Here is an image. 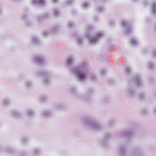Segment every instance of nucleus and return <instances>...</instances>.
Returning a JSON list of instances; mask_svg holds the SVG:
<instances>
[{
    "label": "nucleus",
    "instance_id": "f03ea898",
    "mask_svg": "<svg viewBox=\"0 0 156 156\" xmlns=\"http://www.w3.org/2000/svg\"><path fill=\"white\" fill-rule=\"evenodd\" d=\"M102 35V34L101 33L98 34L96 37L91 38L90 39V42L91 43H93L95 42L97 40L98 38L99 37L101 36Z\"/></svg>",
    "mask_w": 156,
    "mask_h": 156
},
{
    "label": "nucleus",
    "instance_id": "7ed1b4c3",
    "mask_svg": "<svg viewBox=\"0 0 156 156\" xmlns=\"http://www.w3.org/2000/svg\"><path fill=\"white\" fill-rule=\"evenodd\" d=\"M72 59L70 58H68L67 60V62L69 64H70L71 62H72Z\"/></svg>",
    "mask_w": 156,
    "mask_h": 156
},
{
    "label": "nucleus",
    "instance_id": "f257e3e1",
    "mask_svg": "<svg viewBox=\"0 0 156 156\" xmlns=\"http://www.w3.org/2000/svg\"><path fill=\"white\" fill-rule=\"evenodd\" d=\"M79 78L81 80H84L86 78V76L83 73L80 72H78L76 73Z\"/></svg>",
    "mask_w": 156,
    "mask_h": 156
}]
</instances>
